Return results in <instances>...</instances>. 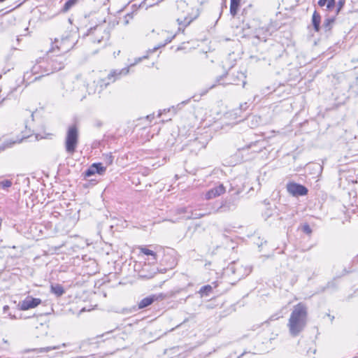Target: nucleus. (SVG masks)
Here are the masks:
<instances>
[{"mask_svg": "<svg viewBox=\"0 0 358 358\" xmlns=\"http://www.w3.org/2000/svg\"><path fill=\"white\" fill-rule=\"evenodd\" d=\"M130 66L127 68H123L120 70H113L108 75L107 78L106 79H99L97 81H94L92 83V86L87 87L85 83L77 82L74 83L73 86V89L71 91H69L68 89L66 90L65 93L63 94V96L66 98L82 101L83 99L86 97V94L88 92L89 94L95 93L96 90H92V88L94 86L99 87V93L102 90L103 87H107L110 82H107L106 80H111V82H115V80L119 78L121 76H125L129 73V69Z\"/></svg>", "mask_w": 358, "mask_h": 358, "instance_id": "1", "label": "nucleus"}, {"mask_svg": "<svg viewBox=\"0 0 358 358\" xmlns=\"http://www.w3.org/2000/svg\"><path fill=\"white\" fill-rule=\"evenodd\" d=\"M308 322V308L303 303H299L293 308L287 327L290 335L296 337L302 332Z\"/></svg>", "mask_w": 358, "mask_h": 358, "instance_id": "2", "label": "nucleus"}, {"mask_svg": "<svg viewBox=\"0 0 358 358\" xmlns=\"http://www.w3.org/2000/svg\"><path fill=\"white\" fill-rule=\"evenodd\" d=\"M199 15V10H194L190 8L186 1L180 0L177 3V18L176 21L179 25L178 30L187 27L190 23L196 19ZM184 31V29H182Z\"/></svg>", "mask_w": 358, "mask_h": 358, "instance_id": "3", "label": "nucleus"}, {"mask_svg": "<svg viewBox=\"0 0 358 358\" xmlns=\"http://www.w3.org/2000/svg\"><path fill=\"white\" fill-rule=\"evenodd\" d=\"M231 210V203L227 200H223L218 207L214 205H208L203 213L192 212L191 215H188L186 219H199L210 214L224 213Z\"/></svg>", "mask_w": 358, "mask_h": 358, "instance_id": "4", "label": "nucleus"}, {"mask_svg": "<svg viewBox=\"0 0 358 358\" xmlns=\"http://www.w3.org/2000/svg\"><path fill=\"white\" fill-rule=\"evenodd\" d=\"M87 36H92L93 43H100L108 41L110 38V29L103 24H99L88 29Z\"/></svg>", "mask_w": 358, "mask_h": 358, "instance_id": "5", "label": "nucleus"}, {"mask_svg": "<svg viewBox=\"0 0 358 358\" xmlns=\"http://www.w3.org/2000/svg\"><path fill=\"white\" fill-rule=\"evenodd\" d=\"M78 143V130L76 125L71 126L66 134L65 141L66 151L69 154H73L76 152Z\"/></svg>", "mask_w": 358, "mask_h": 358, "instance_id": "6", "label": "nucleus"}, {"mask_svg": "<svg viewBox=\"0 0 358 358\" xmlns=\"http://www.w3.org/2000/svg\"><path fill=\"white\" fill-rule=\"evenodd\" d=\"M45 60L47 62L48 73L50 74L62 70L65 66L66 59L64 55L59 54L54 57H48Z\"/></svg>", "mask_w": 358, "mask_h": 358, "instance_id": "7", "label": "nucleus"}, {"mask_svg": "<svg viewBox=\"0 0 358 358\" xmlns=\"http://www.w3.org/2000/svg\"><path fill=\"white\" fill-rule=\"evenodd\" d=\"M72 48L73 43L70 41L69 38L65 37L62 38L61 40L55 38L51 50H54L56 48L64 55V53L68 52Z\"/></svg>", "mask_w": 358, "mask_h": 358, "instance_id": "8", "label": "nucleus"}, {"mask_svg": "<svg viewBox=\"0 0 358 358\" xmlns=\"http://www.w3.org/2000/svg\"><path fill=\"white\" fill-rule=\"evenodd\" d=\"M287 192L294 196H304L308 193V189L300 184L292 182L287 185Z\"/></svg>", "mask_w": 358, "mask_h": 358, "instance_id": "9", "label": "nucleus"}, {"mask_svg": "<svg viewBox=\"0 0 358 358\" xmlns=\"http://www.w3.org/2000/svg\"><path fill=\"white\" fill-rule=\"evenodd\" d=\"M41 303V300L37 298L27 297L22 301L20 304V310H26L30 308H34Z\"/></svg>", "mask_w": 358, "mask_h": 358, "instance_id": "10", "label": "nucleus"}, {"mask_svg": "<svg viewBox=\"0 0 358 358\" xmlns=\"http://www.w3.org/2000/svg\"><path fill=\"white\" fill-rule=\"evenodd\" d=\"M225 187L222 184H220L219 185L209 189L206 194V199H212L216 198L225 192Z\"/></svg>", "mask_w": 358, "mask_h": 358, "instance_id": "11", "label": "nucleus"}, {"mask_svg": "<svg viewBox=\"0 0 358 358\" xmlns=\"http://www.w3.org/2000/svg\"><path fill=\"white\" fill-rule=\"evenodd\" d=\"M45 59H41L34 64L31 68V72L33 74L45 73L49 75L48 73V67Z\"/></svg>", "mask_w": 358, "mask_h": 358, "instance_id": "12", "label": "nucleus"}, {"mask_svg": "<svg viewBox=\"0 0 358 358\" xmlns=\"http://www.w3.org/2000/svg\"><path fill=\"white\" fill-rule=\"evenodd\" d=\"M160 297H162V294H160L159 296L153 294L143 298L138 302V308L142 309L148 307V306L151 305L154 301L158 300Z\"/></svg>", "mask_w": 358, "mask_h": 358, "instance_id": "13", "label": "nucleus"}, {"mask_svg": "<svg viewBox=\"0 0 358 358\" xmlns=\"http://www.w3.org/2000/svg\"><path fill=\"white\" fill-rule=\"evenodd\" d=\"M213 287L210 285H206L203 287H201L199 291V293L201 294V296H209L210 294L212 292L213 289L217 287V284L216 282H213Z\"/></svg>", "mask_w": 358, "mask_h": 358, "instance_id": "14", "label": "nucleus"}, {"mask_svg": "<svg viewBox=\"0 0 358 358\" xmlns=\"http://www.w3.org/2000/svg\"><path fill=\"white\" fill-rule=\"evenodd\" d=\"M320 22H321V16L317 12L315 11L313 14L312 17V24L314 28V30L318 32L320 30Z\"/></svg>", "mask_w": 358, "mask_h": 358, "instance_id": "15", "label": "nucleus"}, {"mask_svg": "<svg viewBox=\"0 0 358 358\" xmlns=\"http://www.w3.org/2000/svg\"><path fill=\"white\" fill-rule=\"evenodd\" d=\"M139 250L141 253L151 257L150 259L152 260V263H155L157 262V258L155 252L145 247H141L139 248Z\"/></svg>", "mask_w": 358, "mask_h": 358, "instance_id": "16", "label": "nucleus"}, {"mask_svg": "<svg viewBox=\"0 0 358 358\" xmlns=\"http://www.w3.org/2000/svg\"><path fill=\"white\" fill-rule=\"evenodd\" d=\"M21 139H16V140H7L3 142L2 145H0V152L5 150L7 148H11L13 145H14L16 143H19L22 141Z\"/></svg>", "mask_w": 358, "mask_h": 358, "instance_id": "17", "label": "nucleus"}, {"mask_svg": "<svg viewBox=\"0 0 358 358\" xmlns=\"http://www.w3.org/2000/svg\"><path fill=\"white\" fill-rule=\"evenodd\" d=\"M21 139H16V140H7L3 142L2 145H0V152L5 150L7 148H11L13 145H14L16 143H19L22 141Z\"/></svg>", "mask_w": 358, "mask_h": 358, "instance_id": "18", "label": "nucleus"}, {"mask_svg": "<svg viewBox=\"0 0 358 358\" xmlns=\"http://www.w3.org/2000/svg\"><path fill=\"white\" fill-rule=\"evenodd\" d=\"M240 1L241 0H231L230 13L233 17L237 15L240 6Z\"/></svg>", "mask_w": 358, "mask_h": 358, "instance_id": "19", "label": "nucleus"}, {"mask_svg": "<svg viewBox=\"0 0 358 358\" xmlns=\"http://www.w3.org/2000/svg\"><path fill=\"white\" fill-rule=\"evenodd\" d=\"M51 292L59 297L64 293V289L61 285L57 284L51 286Z\"/></svg>", "mask_w": 358, "mask_h": 358, "instance_id": "20", "label": "nucleus"}, {"mask_svg": "<svg viewBox=\"0 0 358 358\" xmlns=\"http://www.w3.org/2000/svg\"><path fill=\"white\" fill-rule=\"evenodd\" d=\"M318 5L320 6L327 5V9L331 10L335 6V0H319Z\"/></svg>", "mask_w": 358, "mask_h": 358, "instance_id": "21", "label": "nucleus"}, {"mask_svg": "<svg viewBox=\"0 0 358 358\" xmlns=\"http://www.w3.org/2000/svg\"><path fill=\"white\" fill-rule=\"evenodd\" d=\"M335 18L334 17H327L323 23V27L326 29V31H329L331 29V25L334 22Z\"/></svg>", "mask_w": 358, "mask_h": 358, "instance_id": "22", "label": "nucleus"}, {"mask_svg": "<svg viewBox=\"0 0 358 358\" xmlns=\"http://www.w3.org/2000/svg\"><path fill=\"white\" fill-rule=\"evenodd\" d=\"M78 0H68L64 5L62 10L67 12L73 6H74Z\"/></svg>", "mask_w": 358, "mask_h": 358, "instance_id": "23", "label": "nucleus"}, {"mask_svg": "<svg viewBox=\"0 0 358 358\" xmlns=\"http://www.w3.org/2000/svg\"><path fill=\"white\" fill-rule=\"evenodd\" d=\"M96 173L95 171V164H92L85 171V177H90Z\"/></svg>", "mask_w": 358, "mask_h": 358, "instance_id": "24", "label": "nucleus"}, {"mask_svg": "<svg viewBox=\"0 0 358 358\" xmlns=\"http://www.w3.org/2000/svg\"><path fill=\"white\" fill-rule=\"evenodd\" d=\"M95 164V171L96 173L102 175L106 171V167L103 166L101 163H94Z\"/></svg>", "mask_w": 358, "mask_h": 358, "instance_id": "25", "label": "nucleus"}, {"mask_svg": "<svg viewBox=\"0 0 358 358\" xmlns=\"http://www.w3.org/2000/svg\"><path fill=\"white\" fill-rule=\"evenodd\" d=\"M185 103V101L178 104L176 106H173L171 108H169L167 109V112H170L171 110H180L182 109V106ZM158 112H166V110L164 109L163 111H162L161 110H159Z\"/></svg>", "mask_w": 358, "mask_h": 358, "instance_id": "26", "label": "nucleus"}, {"mask_svg": "<svg viewBox=\"0 0 358 358\" xmlns=\"http://www.w3.org/2000/svg\"><path fill=\"white\" fill-rule=\"evenodd\" d=\"M13 182L10 180H4L0 182V188L6 189L11 187Z\"/></svg>", "mask_w": 358, "mask_h": 358, "instance_id": "27", "label": "nucleus"}, {"mask_svg": "<svg viewBox=\"0 0 358 358\" xmlns=\"http://www.w3.org/2000/svg\"><path fill=\"white\" fill-rule=\"evenodd\" d=\"M302 231L306 234H310L312 229L308 224H305L302 226Z\"/></svg>", "mask_w": 358, "mask_h": 358, "instance_id": "28", "label": "nucleus"}, {"mask_svg": "<svg viewBox=\"0 0 358 358\" xmlns=\"http://www.w3.org/2000/svg\"><path fill=\"white\" fill-rule=\"evenodd\" d=\"M252 103H248L247 102L244 103H241L240 105V110H247L248 109L250 110H252V108H250V106L251 105Z\"/></svg>", "mask_w": 358, "mask_h": 358, "instance_id": "29", "label": "nucleus"}, {"mask_svg": "<svg viewBox=\"0 0 358 358\" xmlns=\"http://www.w3.org/2000/svg\"><path fill=\"white\" fill-rule=\"evenodd\" d=\"M133 15L132 14H127L124 17V24L127 25L129 22V20L132 19Z\"/></svg>", "mask_w": 358, "mask_h": 358, "instance_id": "30", "label": "nucleus"}, {"mask_svg": "<svg viewBox=\"0 0 358 358\" xmlns=\"http://www.w3.org/2000/svg\"><path fill=\"white\" fill-rule=\"evenodd\" d=\"M249 118H252V120L253 119H257V118H259V117H257V115H253V116H251V115H248V117H243V119L241 120H236L235 122H232L231 123V124H236L240 122H241L243 119H246V120H248Z\"/></svg>", "mask_w": 358, "mask_h": 358, "instance_id": "31", "label": "nucleus"}, {"mask_svg": "<svg viewBox=\"0 0 358 358\" xmlns=\"http://www.w3.org/2000/svg\"><path fill=\"white\" fill-rule=\"evenodd\" d=\"M103 125V122L100 120H96L94 122V126L100 128Z\"/></svg>", "mask_w": 358, "mask_h": 358, "instance_id": "32", "label": "nucleus"}, {"mask_svg": "<svg viewBox=\"0 0 358 358\" xmlns=\"http://www.w3.org/2000/svg\"><path fill=\"white\" fill-rule=\"evenodd\" d=\"M56 349H59V347H47L45 348H42L41 350V352H49V351H50L52 350H56Z\"/></svg>", "mask_w": 358, "mask_h": 358, "instance_id": "33", "label": "nucleus"}, {"mask_svg": "<svg viewBox=\"0 0 358 358\" xmlns=\"http://www.w3.org/2000/svg\"><path fill=\"white\" fill-rule=\"evenodd\" d=\"M155 118V113H151V114H149L146 117H145V119L149 121L150 122H152V120Z\"/></svg>", "mask_w": 358, "mask_h": 358, "instance_id": "34", "label": "nucleus"}, {"mask_svg": "<svg viewBox=\"0 0 358 358\" xmlns=\"http://www.w3.org/2000/svg\"><path fill=\"white\" fill-rule=\"evenodd\" d=\"M113 160V157L110 154L109 155H107V162L108 164H112Z\"/></svg>", "mask_w": 358, "mask_h": 358, "instance_id": "35", "label": "nucleus"}, {"mask_svg": "<svg viewBox=\"0 0 358 358\" xmlns=\"http://www.w3.org/2000/svg\"><path fill=\"white\" fill-rule=\"evenodd\" d=\"M227 115H229L227 118L232 119V118H236L237 113H227Z\"/></svg>", "mask_w": 358, "mask_h": 358, "instance_id": "36", "label": "nucleus"}, {"mask_svg": "<svg viewBox=\"0 0 358 358\" xmlns=\"http://www.w3.org/2000/svg\"><path fill=\"white\" fill-rule=\"evenodd\" d=\"M142 59H143L142 57H139V58H138V59L136 60V62H135L134 64H131L130 65V66H133L135 64H136V63H138V62H141V61L142 60Z\"/></svg>", "mask_w": 358, "mask_h": 358, "instance_id": "37", "label": "nucleus"}, {"mask_svg": "<svg viewBox=\"0 0 358 358\" xmlns=\"http://www.w3.org/2000/svg\"><path fill=\"white\" fill-rule=\"evenodd\" d=\"M327 316L330 317L331 322L334 320V316H331L329 314H327Z\"/></svg>", "mask_w": 358, "mask_h": 358, "instance_id": "38", "label": "nucleus"}, {"mask_svg": "<svg viewBox=\"0 0 358 358\" xmlns=\"http://www.w3.org/2000/svg\"><path fill=\"white\" fill-rule=\"evenodd\" d=\"M257 124H258V123L257 122V123H255V124H252V127H256V126H257Z\"/></svg>", "mask_w": 358, "mask_h": 358, "instance_id": "39", "label": "nucleus"}, {"mask_svg": "<svg viewBox=\"0 0 358 358\" xmlns=\"http://www.w3.org/2000/svg\"><path fill=\"white\" fill-rule=\"evenodd\" d=\"M343 3L341 1L339 2V6H340V8L343 6Z\"/></svg>", "mask_w": 358, "mask_h": 358, "instance_id": "40", "label": "nucleus"}, {"mask_svg": "<svg viewBox=\"0 0 358 358\" xmlns=\"http://www.w3.org/2000/svg\"><path fill=\"white\" fill-rule=\"evenodd\" d=\"M161 115H162V113H158V115H157V117H159H159H160V116H161Z\"/></svg>", "mask_w": 358, "mask_h": 358, "instance_id": "41", "label": "nucleus"}, {"mask_svg": "<svg viewBox=\"0 0 358 358\" xmlns=\"http://www.w3.org/2000/svg\"><path fill=\"white\" fill-rule=\"evenodd\" d=\"M40 77H41V76L36 77V78H34V80H38Z\"/></svg>", "mask_w": 358, "mask_h": 358, "instance_id": "42", "label": "nucleus"}, {"mask_svg": "<svg viewBox=\"0 0 358 358\" xmlns=\"http://www.w3.org/2000/svg\"><path fill=\"white\" fill-rule=\"evenodd\" d=\"M5 1V0H0V2H3V1Z\"/></svg>", "mask_w": 358, "mask_h": 358, "instance_id": "43", "label": "nucleus"}]
</instances>
